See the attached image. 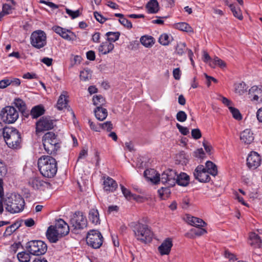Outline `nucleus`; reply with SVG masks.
Listing matches in <instances>:
<instances>
[{"label":"nucleus","mask_w":262,"mask_h":262,"mask_svg":"<svg viewBox=\"0 0 262 262\" xmlns=\"http://www.w3.org/2000/svg\"><path fill=\"white\" fill-rule=\"evenodd\" d=\"M38 167L40 173L45 177L51 178L57 171L55 159L50 156H42L38 160Z\"/></svg>","instance_id":"f257e3e1"},{"label":"nucleus","mask_w":262,"mask_h":262,"mask_svg":"<svg viewBox=\"0 0 262 262\" xmlns=\"http://www.w3.org/2000/svg\"><path fill=\"white\" fill-rule=\"evenodd\" d=\"M3 135L5 141L9 147L12 149L20 147V134L16 129L13 127L5 128L3 129Z\"/></svg>","instance_id":"f03ea898"},{"label":"nucleus","mask_w":262,"mask_h":262,"mask_svg":"<svg viewBox=\"0 0 262 262\" xmlns=\"http://www.w3.org/2000/svg\"><path fill=\"white\" fill-rule=\"evenodd\" d=\"M42 141L44 149L48 154H55L60 148L59 140L53 132L46 133L42 137Z\"/></svg>","instance_id":"7ed1b4c3"},{"label":"nucleus","mask_w":262,"mask_h":262,"mask_svg":"<svg viewBox=\"0 0 262 262\" xmlns=\"http://www.w3.org/2000/svg\"><path fill=\"white\" fill-rule=\"evenodd\" d=\"M6 209L12 213H17L23 210L25 202L19 194L12 193L5 200Z\"/></svg>","instance_id":"20e7f679"},{"label":"nucleus","mask_w":262,"mask_h":262,"mask_svg":"<svg viewBox=\"0 0 262 262\" xmlns=\"http://www.w3.org/2000/svg\"><path fill=\"white\" fill-rule=\"evenodd\" d=\"M133 231L136 238L142 243H147L151 241L153 233L148 226L141 223H136Z\"/></svg>","instance_id":"39448f33"},{"label":"nucleus","mask_w":262,"mask_h":262,"mask_svg":"<svg viewBox=\"0 0 262 262\" xmlns=\"http://www.w3.org/2000/svg\"><path fill=\"white\" fill-rule=\"evenodd\" d=\"M26 248L31 254L40 255L47 252V245L41 241H31L26 244Z\"/></svg>","instance_id":"423d86ee"},{"label":"nucleus","mask_w":262,"mask_h":262,"mask_svg":"<svg viewBox=\"0 0 262 262\" xmlns=\"http://www.w3.org/2000/svg\"><path fill=\"white\" fill-rule=\"evenodd\" d=\"M103 236L100 231L97 230H90L86 236L87 244L94 249H98L102 245Z\"/></svg>","instance_id":"0eeeda50"},{"label":"nucleus","mask_w":262,"mask_h":262,"mask_svg":"<svg viewBox=\"0 0 262 262\" xmlns=\"http://www.w3.org/2000/svg\"><path fill=\"white\" fill-rule=\"evenodd\" d=\"M2 120L6 123H13L18 118V112L13 106H7L3 108L0 114Z\"/></svg>","instance_id":"6e6552de"},{"label":"nucleus","mask_w":262,"mask_h":262,"mask_svg":"<svg viewBox=\"0 0 262 262\" xmlns=\"http://www.w3.org/2000/svg\"><path fill=\"white\" fill-rule=\"evenodd\" d=\"M31 45L38 49L44 47L47 44V36L41 30L35 31L32 33L30 37Z\"/></svg>","instance_id":"1a4fd4ad"},{"label":"nucleus","mask_w":262,"mask_h":262,"mask_svg":"<svg viewBox=\"0 0 262 262\" xmlns=\"http://www.w3.org/2000/svg\"><path fill=\"white\" fill-rule=\"evenodd\" d=\"M160 181L168 187H173L177 182V172L172 169H167L160 175Z\"/></svg>","instance_id":"9d476101"},{"label":"nucleus","mask_w":262,"mask_h":262,"mask_svg":"<svg viewBox=\"0 0 262 262\" xmlns=\"http://www.w3.org/2000/svg\"><path fill=\"white\" fill-rule=\"evenodd\" d=\"M70 224L74 229H82L86 226L87 220L82 212L76 211L71 219Z\"/></svg>","instance_id":"9b49d317"},{"label":"nucleus","mask_w":262,"mask_h":262,"mask_svg":"<svg viewBox=\"0 0 262 262\" xmlns=\"http://www.w3.org/2000/svg\"><path fill=\"white\" fill-rule=\"evenodd\" d=\"M53 121L49 117H42L36 123V132H42L53 128Z\"/></svg>","instance_id":"f8f14e48"},{"label":"nucleus","mask_w":262,"mask_h":262,"mask_svg":"<svg viewBox=\"0 0 262 262\" xmlns=\"http://www.w3.org/2000/svg\"><path fill=\"white\" fill-rule=\"evenodd\" d=\"M195 179L200 182H207L210 180V177L206 168L202 165L198 166L193 172Z\"/></svg>","instance_id":"ddd939ff"},{"label":"nucleus","mask_w":262,"mask_h":262,"mask_svg":"<svg viewBox=\"0 0 262 262\" xmlns=\"http://www.w3.org/2000/svg\"><path fill=\"white\" fill-rule=\"evenodd\" d=\"M28 184L35 190H44L48 187L49 183L43 181L40 178L33 177L29 179Z\"/></svg>","instance_id":"4468645a"},{"label":"nucleus","mask_w":262,"mask_h":262,"mask_svg":"<svg viewBox=\"0 0 262 262\" xmlns=\"http://www.w3.org/2000/svg\"><path fill=\"white\" fill-rule=\"evenodd\" d=\"M249 98L250 100L256 103L262 102V89L257 86H253L249 90Z\"/></svg>","instance_id":"2eb2a0df"},{"label":"nucleus","mask_w":262,"mask_h":262,"mask_svg":"<svg viewBox=\"0 0 262 262\" xmlns=\"http://www.w3.org/2000/svg\"><path fill=\"white\" fill-rule=\"evenodd\" d=\"M260 156L255 151L251 152L247 158V164L250 168L256 169L260 165Z\"/></svg>","instance_id":"dca6fc26"},{"label":"nucleus","mask_w":262,"mask_h":262,"mask_svg":"<svg viewBox=\"0 0 262 262\" xmlns=\"http://www.w3.org/2000/svg\"><path fill=\"white\" fill-rule=\"evenodd\" d=\"M53 30L63 38L67 40H75L76 38L75 34L72 31L61 28L59 26H54Z\"/></svg>","instance_id":"f3484780"},{"label":"nucleus","mask_w":262,"mask_h":262,"mask_svg":"<svg viewBox=\"0 0 262 262\" xmlns=\"http://www.w3.org/2000/svg\"><path fill=\"white\" fill-rule=\"evenodd\" d=\"M57 231L58 235L62 237L67 235L69 232V226L62 219L58 220L54 226Z\"/></svg>","instance_id":"a211bd4d"},{"label":"nucleus","mask_w":262,"mask_h":262,"mask_svg":"<svg viewBox=\"0 0 262 262\" xmlns=\"http://www.w3.org/2000/svg\"><path fill=\"white\" fill-rule=\"evenodd\" d=\"M103 185L104 190L108 192H113L118 187L117 182L109 177L103 178Z\"/></svg>","instance_id":"6ab92c4d"},{"label":"nucleus","mask_w":262,"mask_h":262,"mask_svg":"<svg viewBox=\"0 0 262 262\" xmlns=\"http://www.w3.org/2000/svg\"><path fill=\"white\" fill-rule=\"evenodd\" d=\"M172 247V242L171 239L168 238L163 241L158 247V250L162 255H168Z\"/></svg>","instance_id":"aec40b11"},{"label":"nucleus","mask_w":262,"mask_h":262,"mask_svg":"<svg viewBox=\"0 0 262 262\" xmlns=\"http://www.w3.org/2000/svg\"><path fill=\"white\" fill-rule=\"evenodd\" d=\"M144 177L153 183L160 182V174L154 169H146L144 172Z\"/></svg>","instance_id":"412c9836"},{"label":"nucleus","mask_w":262,"mask_h":262,"mask_svg":"<svg viewBox=\"0 0 262 262\" xmlns=\"http://www.w3.org/2000/svg\"><path fill=\"white\" fill-rule=\"evenodd\" d=\"M46 236L49 241L53 243H56L59 238L62 237L61 235L57 234V231L53 226H51L48 228L47 231Z\"/></svg>","instance_id":"4be33fe9"},{"label":"nucleus","mask_w":262,"mask_h":262,"mask_svg":"<svg viewBox=\"0 0 262 262\" xmlns=\"http://www.w3.org/2000/svg\"><path fill=\"white\" fill-rule=\"evenodd\" d=\"M240 140L245 144H249L254 140L253 134L250 129H246L241 133Z\"/></svg>","instance_id":"5701e85b"},{"label":"nucleus","mask_w":262,"mask_h":262,"mask_svg":"<svg viewBox=\"0 0 262 262\" xmlns=\"http://www.w3.org/2000/svg\"><path fill=\"white\" fill-rule=\"evenodd\" d=\"M186 221L190 225L199 228L203 227L206 225L203 220L191 216H187Z\"/></svg>","instance_id":"b1692460"},{"label":"nucleus","mask_w":262,"mask_h":262,"mask_svg":"<svg viewBox=\"0 0 262 262\" xmlns=\"http://www.w3.org/2000/svg\"><path fill=\"white\" fill-rule=\"evenodd\" d=\"M114 45L108 41L103 42L98 47V51L102 54H107L113 51Z\"/></svg>","instance_id":"393cba45"},{"label":"nucleus","mask_w":262,"mask_h":262,"mask_svg":"<svg viewBox=\"0 0 262 262\" xmlns=\"http://www.w3.org/2000/svg\"><path fill=\"white\" fill-rule=\"evenodd\" d=\"M249 244L254 248H260L262 243L261 239L254 232H252L249 235Z\"/></svg>","instance_id":"a878e982"},{"label":"nucleus","mask_w":262,"mask_h":262,"mask_svg":"<svg viewBox=\"0 0 262 262\" xmlns=\"http://www.w3.org/2000/svg\"><path fill=\"white\" fill-rule=\"evenodd\" d=\"M89 219L90 222L94 225L100 224L99 212L96 209L93 208L90 210Z\"/></svg>","instance_id":"bb28decb"},{"label":"nucleus","mask_w":262,"mask_h":262,"mask_svg":"<svg viewBox=\"0 0 262 262\" xmlns=\"http://www.w3.org/2000/svg\"><path fill=\"white\" fill-rule=\"evenodd\" d=\"M146 8L149 13H156L159 10V5L157 0H150L146 5Z\"/></svg>","instance_id":"cd10ccee"},{"label":"nucleus","mask_w":262,"mask_h":262,"mask_svg":"<svg viewBox=\"0 0 262 262\" xmlns=\"http://www.w3.org/2000/svg\"><path fill=\"white\" fill-rule=\"evenodd\" d=\"M94 113L96 118L100 121H103L107 116L106 109L100 106H97L94 110Z\"/></svg>","instance_id":"c85d7f7f"},{"label":"nucleus","mask_w":262,"mask_h":262,"mask_svg":"<svg viewBox=\"0 0 262 262\" xmlns=\"http://www.w3.org/2000/svg\"><path fill=\"white\" fill-rule=\"evenodd\" d=\"M189 183V177L185 173H181L179 175L177 174V182L179 185L186 186Z\"/></svg>","instance_id":"c756f323"},{"label":"nucleus","mask_w":262,"mask_h":262,"mask_svg":"<svg viewBox=\"0 0 262 262\" xmlns=\"http://www.w3.org/2000/svg\"><path fill=\"white\" fill-rule=\"evenodd\" d=\"M45 111V110L42 106L37 105L32 108L30 115L33 118H37L43 115Z\"/></svg>","instance_id":"7c9ffc66"},{"label":"nucleus","mask_w":262,"mask_h":262,"mask_svg":"<svg viewBox=\"0 0 262 262\" xmlns=\"http://www.w3.org/2000/svg\"><path fill=\"white\" fill-rule=\"evenodd\" d=\"M141 44L146 48H150L154 44V38L151 36L144 35L140 38Z\"/></svg>","instance_id":"2f4dec72"},{"label":"nucleus","mask_w":262,"mask_h":262,"mask_svg":"<svg viewBox=\"0 0 262 262\" xmlns=\"http://www.w3.org/2000/svg\"><path fill=\"white\" fill-rule=\"evenodd\" d=\"M205 168L209 174L213 176H215L217 174V167L213 162L210 161H207Z\"/></svg>","instance_id":"473e14b6"},{"label":"nucleus","mask_w":262,"mask_h":262,"mask_svg":"<svg viewBox=\"0 0 262 262\" xmlns=\"http://www.w3.org/2000/svg\"><path fill=\"white\" fill-rule=\"evenodd\" d=\"M247 88L246 84L244 82L234 84L235 92L240 95H243L247 91Z\"/></svg>","instance_id":"72a5a7b5"},{"label":"nucleus","mask_w":262,"mask_h":262,"mask_svg":"<svg viewBox=\"0 0 262 262\" xmlns=\"http://www.w3.org/2000/svg\"><path fill=\"white\" fill-rule=\"evenodd\" d=\"M229 7L234 17H236L240 20L243 19L242 11L239 8H236L233 4H230Z\"/></svg>","instance_id":"f704fd0d"},{"label":"nucleus","mask_w":262,"mask_h":262,"mask_svg":"<svg viewBox=\"0 0 262 262\" xmlns=\"http://www.w3.org/2000/svg\"><path fill=\"white\" fill-rule=\"evenodd\" d=\"M68 104V101L67 100L66 97L65 95L61 94L57 103V108L59 110H62L64 108L67 107Z\"/></svg>","instance_id":"c9c22d12"},{"label":"nucleus","mask_w":262,"mask_h":262,"mask_svg":"<svg viewBox=\"0 0 262 262\" xmlns=\"http://www.w3.org/2000/svg\"><path fill=\"white\" fill-rule=\"evenodd\" d=\"M188 49L186 48V44L183 42H180L177 44L175 52L179 56L183 55L187 51L188 52Z\"/></svg>","instance_id":"e433bc0d"},{"label":"nucleus","mask_w":262,"mask_h":262,"mask_svg":"<svg viewBox=\"0 0 262 262\" xmlns=\"http://www.w3.org/2000/svg\"><path fill=\"white\" fill-rule=\"evenodd\" d=\"M105 35L107 37V41L113 43L119 39L120 33L119 32H108L106 33Z\"/></svg>","instance_id":"4c0bfd02"},{"label":"nucleus","mask_w":262,"mask_h":262,"mask_svg":"<svg viewBox=\"0 0 262 262\" xmlns=\"http://www.w3.org/2000/svg\"><path fill=\"white\" fill-rule=\"evenodd\" d=\"M209 65L213 68H214L216 65H217L221 68H225L226 66V63L217 57H215L213 60L210 62Z\"/></svg>","instance_id":"58836bf2"},{"label":"nucleus","mask_w":262,"mask_h":262,"mask_svg":"<svg viewBox=\"0 0 262 262\" xmlns=\"http://www.w3.org/2000/svg\"><path fill=\"white\" fill-rule=\"evenodd\" d=\"M20 226L18 222L12 224L11 226L7 227L4 232L5 236H9L12 234L16 230H17Z\"/></svg>","instance_id":"ea45409f"},{"label":"nucleus","mask_w":262,"mask_h":262,"mask_svg":"<svg viewBox=\"0 0 262 262\" xmlns=\"http://www.w3.org/2000/svg\"><path fill=\"white\" fill-rule=\"evenodd\" d=\"M93 101L94 105L100 107H102L105 103V99L101 95L94 96Z\"/></svg>","instance_id":"a19ab883"},{"label":"nucleus","mask_w":262,"mask_h":262,"mask_svg":"<svg viewBox=\"0 0 262 262\" xmlns=\"http://www.w3.org/2000/svg\"><path fill=\"white\" fill-rule=\"evenodd\" d=\"M176 28L181 31L187 32H191L193 31L192 28L186 23H180L176 25Z\"/></svg>","instance_id":"79ce46f5"},{"label":"nucleus","mask_w":262,"mask_h":262,"mask_svg":"<svg viewBox=\"0 0 262 262\" xmlns=\"http://www.w3.org/2000/svg\"><path fill=\"white\" fill-rule=\"evenodd\" d=\"M168 187H168H162L158 190L159 194L162 199L165 200L169 197L170 190Z\"/></svg>","instance_id":"37998d69"},{"label":"nucleus","mask_w":262,"mask_h":262,"mask_svg":"<svg viewBox=\"0 0 262 262\" xmlns=\"http://www.w3.org/2000/svg\"><path fill=\"white\" fill-rule=\"evenodd\" d=\"M17 258L20 262H29L30 260V253L26 251L19 252L17 255Z\"/></svg>","instance_id":"c03bdc74"},{"label":"nucleus","mask_w":262,"mask_h":262,"mask_svg":"<svg viewBox=\"0 0 262 262\" xmlns=\"http://www.w3.org/2000/svg\"><path fill=\"white\" fill-rule=\"evenodd\" d=\"M91 77L92 72L89 69H85L80 72V78L82 80H88L91 78Z\"/></svg>","instance_id":"a18cd8bd"},{"label":"nucleus","mask_w":262,"mask_h":262,"mask_svg":"<svg viewBox=\"0 0 262 262\" xmlns=\"http://www.w3.org/2000/svg\"><path fill=\"white\" fill-rule=\"evenodd\" d=\"M171 38L167 34L164 33L160 35L159 42L162 45L167 46L170 43Z\"/></svg>","instance_id":"49530a36"},{"label":"nucleus","mask_w":262,"mask_h":262,"mask_svg":"<svg viewBox=\"0 0 262 262\" xmlns=\"http://www.w3.org/2000/svg\"><path fill=\"white\" fill-rule=\"evenodd\" d=\"M229 110L232 115L233 117L237 120H241L242 116L239 111L236 108L232 106H229Z\"/></svg>","instance_id":"de8ad7c7"},{"label":"nucleus","mask_w":262,"mask_h":262,"mask_svg":"<svg viewBox=\"0 0 262 262\" xmlns=\"http://www.w3.org/2000/svg\"><path fill=\"white\" fill-rule=\"evenodd\" d=\"M120 187L122 193L127 200H129L133 198V194L128 189L122 185H120Z\"/></svg>","instance_id":"09e8293b"},{"label":"nucleus","mask_w":262,"mask_h":262,"mask_svg":"<svg viewBox=\"0 0 262 262\" xmlns=\"http://www.w3.org/2000/svg\"><path fill=\"white\" fill-rule=\"evenodd\" d=\"M14 104L19 111H24L26 108L25 103L20 99H16L14 101Z\"/></svg>","instance_id":"8fccbe9b"},{"label":"nucleus","mask_w":262,"mask_h":262,"mask_svg":"<svg viewBox=\"0 0 262 262\" xmlns=\"http://www.w3.org/2000/svg\"><path fill=\"white\" fill-rule=\"evenodd\" d=\"M187 114L185 112L180 111L178 112L176 115V118L180 122H184L187 119Z\"/></svg>","instance_id":"3c124183"},{"label":"nucleus","mask_w":262,"mask_h":262,"mask_svg":"<svg viewBox=\"0 0 262 262\" xmlns=\"http://www.w3.org/2000/svg\"><path fill=\"white\" fill-rule=\"evenodd\" d=\"M100 128L110 132L113 129V124L111 121H106L103 123H100Z\"/></svg>","instance_id":"603ef678"},{"label":"nucleus","mask_w":262,"mask_h":262,"mask_svg":"<svg viewBox=\"0 0 262 262\" xmlns=\"http://www.w3.org/2000/svg\"><path fill=\"white\" fill-rule=\"evenodd\" d=\"M119 21L120 24L127 28L130 29L132 28V23L124 17L119 18Z\"/></svg>","instance_id":"864d4df0"},{"label":"nucleus","mask_w":262,"mask_h":262,"mask_svg":"<svg viewBox=\"0 0 262 262\" xmlns=\"http://www.w3.org/2000/svg\"><path fill=\"white\" fill-rule=\"evenodd\" d=\"M224 256L226 258L229 259V260L231 262H234L237 259L236 256L228 250H226L224 253Z\"/></svg>","instance_id":"5fc2aeb1"},{"label":"nucleus","mask_w":262,"mask_h":262,"mask_svg":"<svg viewBox=\"0 0 262 262\" xmlns=\"http://www.w3.org/2000/svg\"><path fill=\"white\" fill-rule=\"evenodd\" d=\"M94 15L96 19L101 24L104 23L107 20V18L103 17L100 13H98V12H95L94 13Z\"/></svg>","instance_id":"6e6d98bb"},{"label":"nucleus","mask_w":262,"mask_h":262,"mask_svg":"<svg viewBox=\"0 0 262 262\" xmlns=\"http://www.w3.org/2000/svg\"><path fill=\"white\" fill-rule=\"evenodd\" d=\"M66 12L73 19L77 18V17H78L80 15V12H79V10H77L75 11H73L69 9H66Z\"/></svg>","instance_id":"4d7b16f0"},{"label":"nucleus","mask_w":262,"mask_h":262,"mask_svg":"<svg viewBox=\"0 0 262 262\" xmlns=\"http://www.w3.org/2000/svg\"><path fill=\"white\" fill-rule=\"evenodd\" d=\"M176 126L179 129V132L183 135H187L189 134V131L187 127H184L179 123H177Z\"/></svg>","instance_id":"13d9d810"},{"label":"nucleus","mask_w":262,"mask_h":262,"mask_svg":"<svg viewBox=\"0 0 262 262\" xmlns=\"http://www.w3.org/2000/svg\"><path fill=\"white\" fill-rule=\"evenodd\" d=\"M191 136L193 139H199L202 136L201 132L198 128L193 129L191 130Z\"/></svg>","instance_id":"bf43d9fd"},{"label":"nucleus","mask_w":262,"mask_h":262,"mask_svg":"<svg viewBox=\"0 0 262 262\" xmlns=\"http://www.w3.org/2000/svg\"><path fill=\"white\" fill-rule=\"evenodd\" d=\"M193 155L195 157L203 159L205 157V153L204 152L203 149L201 148H199L196 149L193 153Z\"/></svg>","instance_id":"052dcab7"},{"label":"nucleus","mask_w":262,"mask_h":262,"mask_svg":"<svg viewBox=\"0 0 262 262\" xmlns=\"http://www.w3.org/2000/svg\"><path fill=\"white\" fill-rule=\"evenodd\" d=\"M7 169L4 163L0 160V176H3L7 173Z\"/></svg>","instance_id":"680f3d73"},{"label":"nucleus","mask_w":262,"mask_h":262,"mask_svg":"<svg viewBox=\"0 0 262 262\" xmlns=\"http://www.w3.org/2000/svg\"><path fill=\"white\" fill-rule=\"evenodd\" d=\"M2 11L5 14H9L12 12V7L8 4H5L3 5Z\"/></svg>","instance_id":"e2e57ef3"},{"label":"nucleus","mask_w":262,"mask_h":262,"mask_svg":"<svg viewBox=\"0 0 262 262\" xmlns=\"http://www.w3.org/2000/svg\"><path fill=\"white\" fill-rule=\"evenodd\" d=\"M89 124L90 126L92 129H93L96 132L100 131V127H101V126H100V124H99L98 125H96L90 120L89 121Z\"/></svg>","instance_id":"0e129e2a"},{"label":"nucleus","mask_w":262,"mask_h":262,"mask_svg":"<svg viewBox=\"0 0 262 262\" xmlns=\"http://www.w3.org/2000/svg\"><path fill=\"white\" fill-rule=\"evenodd\" d=\"M11 84L8 79H3L0 81V88L4 89Z\"/></svg>","instance_id":"69168bd1"},{"label":"nucleus","mask_w":262,"mask_h":262,"mask_svg":"<svg viewBox=\"0 0 262 262\" xmlns=\"http://www.w3.org/2000/svg\"><path fill=\"white\" fill-rule=\"evenodd\" d=\"M86 57L90 60L93 61L95 59V53L93 51H89L86 53Z\"/></svg>","instance_id":"338daca9"},{"label":"nucleus","mask_w":262,"mask_h":262,"mask_svg":"<svg viewBox=\"0 0 262 262\" xmlns=\"http://www.w3.org/2000/svg\"><path fill=\"white\" fill-rule=\"evenodd\" d=\"M173 75L175 79H180L181 77V72L179 68H176L173 70Z\"/></svg>","instance_id":"774afa93"}]
</instances>
